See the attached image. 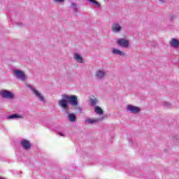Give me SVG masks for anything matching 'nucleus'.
Segmentation results:
<instances>
[{"mask_svg": "<svg viewBox=\"0 0 179 179\" xmlns=\"http://www.w3.org/2000/svg\"><path fill=\"white\" fill-rule=\"evenodd\" d=\"M62 99H65L66 101H69V103H70V104H71V106H78V96H76V95H66V94H64L62 95Z\"/></svg>", "mask_w": 179, "mask_h": 179, "instance_id": "nucleus-1", "label": "nucleus"}, {"mask_svg": "<svg viewBox=\"0 0 179 179\" xmlns=\"http://www.w3.org/2000/svg\"><path fill=\"white\" fill-rule=\"evenodd\" d=\"M0 94L2 97H3L4 99H13L15 97V95L13 94V93L9 92V91H1L0 92Z\"/></svg>", "mask_w": 179, "mask_h": 179, "instance_id": "nucleus-2", "label": "nucleus"}, {"mask_svg": "<svg viewBox=\"0 0 179 179\" xmlns=\"http://www.w3.org/2000/svg\"><path fill=\"white\" fill-rule=\"evenodd\" d=\"M14 73L17 76V79H20V80L22 81L26 80V76H24V73L23 71L17 70L14 71Z\"/></svg>", "mask_w": 179, "mask_h": 179, "instance_id": "nucleus-3", "label": "nucleus"}, {"mask_svg": "<svg viewBox=\"0 0 179 179\" xmlns=\"http://www.w3.org/2000/svg\"><path fill=\"white\" fill-rule=\"evenodd\" d=\"M117 44L120 47H123L124 48H128V45H129V42L127 40L124 39H117Z\"/></svg>", "mask_w": 179, "mask_h": 179, "instance_id": "nucleus-4", "label": "nucleus"}, {"mask_svg": "<svg viewBox=\"0 0 179 179\" xmlns=\"http://www.w3.org/2000/svg\"><path fill=\"white\" fill-rule=\"evenodd\" d=\"M127 111H131V113H133V114H136V113H139L141 111V109L139 107L129 105L127 106Z\"/></svg>", "mask_w": 179, "mask_h": 179, "instance_id": "nucleus-5", "label": "nucleus"}, {"mask_svg": "<svg viewBox=\"0 0 179 179\" xmlns=\"http://www.w3.org/2000/svg\"><path fill=\"white\" fill-rule=\"evenodd\" d=\"M20 143L22 148L26 150H29V149L31 148V144H30V142L26 139H23Z\"/></svg>", "mask_w": 179, "mask_h": 179, "instance_id": "nucleus-6", "label": "nucleus"}, {"mask_svg": "<svg viewBox=\"0 0 179 179\" xmlns=\"http://www.w3.org/2000/svg\"><path fill=\"white\" fill-rule=\"evenodd\" d=\"M59 106L64 110H66V108H68V101L63 98L62 100L59 101Z\"/></svg>", "mask_w": 179, "mask_h": 179, "instance_id": "nucleus-7", "label": "nucleus"}, {"mask_svg": "<svg viewBox=\"0 0 179 179\" xmlns=\"http://www.w3.org/2000/svg\"><path fill=\"white\" fill-rule=\"evenodd\" d=\"M95 76L97 79H101L106 76V73L101 70H99L95 73Z\"/></svg>", "mask_w": 179, "mask_h": 179, "instance_id": "nucleus-8", "label": "nucleus"}, {"mask_svg": "<svg viewBox=\"0 0 179 179\" xmlns=\"http://www.w3.org/2000/svg\"><path fill=\"white\" fill-rule=\"evenodd\" d=\"M31 90L34 93V94L36 95V97H38V99L40 100H41V101H44V96H43V95H41V94H40V92H38V91H37L34 88H31Z\"/></svg>", "mask_w": 179, "mask_h": 179, "instance_id": "nucleus-9", "label": "nucleus"}, {"mask_svg": "<svg viewBox=\"0 0 179 179\" xmlns=\"http://www.w3.org/2000/svg\"><path fill=\"white\" fill-rule=\"evenodd\" d=\"M112 31L114 33H118L121 31V26H120V24H113L112 25Z\"/></svg>", "mask_w": 179, "mask_h": 179, "instance_id": "nucleus-10", "label": "nucleus"}, {"mask_svg": "<svg viewBox=\"0 0 179 179\" xmlns=\"http://www.w3.org/2000/svg\"><path fill=\"white\" fill-rule=\"evenodd\" d=\"M169 43L171 47H174V48L179 47V41L176 38H172Z\"/></svg>", "mask_w": 179, "mask_h": 179, "instance_id": "nucleus-11", "label": "nucleus"}, {"mask_svg": "<svg viewBox=\"0 0 179 179\" xmlns=\"http://www.w3.org/2000/svg\"><path fill=\"white\" fill-rule=\"evenodd\" d=\"M68 117L71 122H75L76 121V116L73 113H69Z\"/></svg>", "mask_w": 179, "mask_h": 179, "instance_id": "nucleus-12", "label": "nucleus"}, {"mask_svg": "<svg viewBox=\"0 0 179 179\" xmlns=\"http://www.w3.org/2000/svg\"><path fill=\"white\" fill-rule=\"evenodd\" d=\"M112 52L113 54H116L117 55H121L122 57H124L125 55V53H124V52H121V50L117 49H113Z\"/></svg>", "mask_w": 179, "mask_h": 179, "instance_id": "nucleus-13", "label": "nucleus"}, {"mask_svg": "<svg viewBox=\"0 0 179 179\" xmlns=\"http://www.w3.org/2000/svg\"><path fill=\"white\" fill-rule=\"evenodd\" d=\"M74 58L76 61H78V62H80V64H82V62H83V59L81 57L80 55L78 54L74 55Z\"/></svg>", "mask_w": 179, "mask_h": 179, "instance_id": "nucleus-14", "label": "nucleus"}, {"mask_svg": "<svg viewBox=\"0 0 179 179\" xmlns=\"http://www.w3.org/2000/svg\"><path fill=\"white\" fill-rule=\"evenodd\" d=\"M95 112L96 113V114H99V115H101V114H103V109H101V108H100L99 106H96L95 107Z\"/></svg>", "mask_w": 179, "mask_h": 179, "instance_id": "nucleus-15", "label": "nucleus"}, {"mask_svg": "<svg viewBox=\"0 0 179 179\" xmlns=\"http://www.w3.org/2000/svg\"><path fill=\"white\" fill-rule=\"evenodd\" d=\"M90 3L91 5H94L96 6V8H100L101 4L97 1H90Z\"/></svg>", "mask_w": 179, "mask_h": 179, "instance_id": "nucleus-16", "label": "nucleus"}, {"mask_svg": "<svg viewBox=\"0 0 179 179\" xmlns=\"http://www.w3.org/2000/svg\"><path fill=\"white\" fill-rule=\"evenodd\" d=\"M90 101L91 106H96L97 104V99L96 98H91Z\"/></svg>", "mask_w": 179, "mask_h": 179, "instance_id": "nucleus-17", "label": "nucleus"}, {"mask_svg": "<svg viewBox=\"0 0 179 179\" xmlns=\"http://www.w3.org/2000/svg\"><path fill=\"white\" fill-rule=\"evenodd\" d=\"M8 120H12V118H22V115H17L16 114H13L8 116Z\"/></svg>", "mask_w": 179, "mask_h": 179, "instance_id": "nucleus-18", "label": "nucleus"}, {"mask_svg": "<svg viewBox=\"0 0 179 179\" xmlns=\"http://www.w3.org/2000/svg\"><path fill=\"white\" fill-rule=\"evenodd\" d=\"M87 122L89 124H94V122H97L96 120H93V119H87Z\"/></svg>", "mask_w": 179, "mask_h": 179, "instance_id": "nucleus-19", "label": "nucleus"}, {"mask_svg": "<svg viewBox=\"0 0 179 179\" xmlns=\"http://www.w3.org/2000/svg\"><path fill=\"white\" fill-rule=\"evenodd\" d=\"M71 8H73L74 9L75 12L78 11V7H76V5L72 4Z\"/></svg>", "mask_w": 179, "mask_h": 179, "instance_id": "nucleus-20", "label": "nucleus"}, {"mask_svg": "<svg viewBox=\"0 0 179 179\" xmlns=\"http://www.w3.org/2000/svg\"><path fill=\"white\" fill-rule=\"evenodd\" d=\"M59 135H61V136H64V134L62 133H59Z\"/></svg>", "mask_w": 179, "mask_h": 179, "instance_id": "nucleus-21", "label": "nucleus"}, {"mask_svg": "<svg viewBox=\"0 0 179 179\" xmlns=\"http://www.w3.org/2000/svg\"><path fill=\"white\" fill-rule=\"evenodd\" d=\"M55 1H64V0H55Z\"/></svg>", "mask_w": 179, "mask_h": 179, "instance_id": "nucleus-22", "label": "nucleus"}, {"mask_svg": "<svg viewBox=\"0 0 179 179\" xmlns=\"http://www.w3.org/2000/svg\"><path fill=\"white\" fill-rule=\"evenodd\" d=\"M87 1H94V0H87Z\"/></svg>", "mask_w": 179, "mask_h": 179, "instance_id": "nucleus-23", "label": "nucleus"}, {"mask_svg": "<svg viewBox=\"0 0 179 179\" xmlns=\"http://www.w3.org/2000/svg\"><path fill=\"white\" fill-rule=\"evenodd\" d=\"M159 1H162V0H159Z\"/></svg>", "mask_w": 179, "mask_h": 179, "instance_id": "nucleus-24", "label": "nucleus"}]
</instances>
